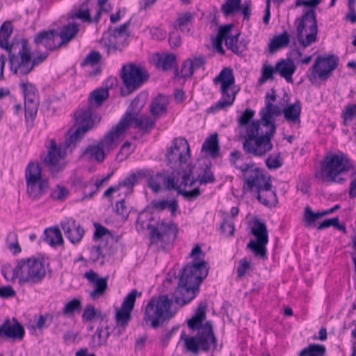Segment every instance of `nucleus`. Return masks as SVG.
<instances>
[{"label": "nucleus", "instance_id": "1", "mask_svg": "<svg viewBox=\"0 0 356 356\" xmlns=\"http://www.w3.org/2000/svg\"><path fill=\"white\" fill-rule=\"evenodd\" d=\"M89 107L79 109L74 114L76 129L68 132L65 141V147L57 146L54 139H51L48 148V154L42 155L41 159L53 176L63 170L65 163L63 160L66 155L65 148L74 147L76 143L92 127L100 122L101 118L92 113Z\"/></svg>", "mask_w": 356, "mask_h": 356}, {"label": "nucleus", "instance_id": "2", "mask_svg": "<svg viewBox=\"0 0 356 356\" xmlns=\"http://www.w3.org/2000/svg\"><path fill=\"white\" fill-rule=\"evenodd\" d=\"M190 255L197 261L182 269L177 287L172 295L175 302L180 306L188 304L195 298L201 283L209 273L207 263L202 260L204 253L199 245L194 247Z\"/></svg>", "mask_w": 356, "mask_h": 356}, {"label": "nucleus", "instance_id": "3", "mask_svg": "<svg viewBox=\"0 0 356 356\" xmlns=\"http://www.w3.org/2000/svg\"><path fill=\"white\" fill-rule=\"evenodd\" d=\"M268 118L266 113L264 120L253 121L248 127L247 134L243 136V147L246 154L261 157L272 150L271 139L276 132V125L270 122Z\"/></svg>", "mask_w": 356, "mask_h": 356}, {"label": "nucleus", "instance_id": "4", "mask_svg": "<svg viewBox=\"0 0 356 356\" xmlns=\"http://www.w3.org/2000/svg\"><path fill=\"white\" fill-rule=\"evenodd\" d=\"M206 309L207 305L201 302L195 315L188 320V327L197 330L195 337H186L184 339L186 349L193 353H197L200 350L208 351L211 348L216 347V339L213 334L212 324L209 321L203 323L206 318Z\"/></svg>", "mask_w": 356, "mask_h": 356}, {"label": "nucleus", "instance_id": "5", "mask_svg": "<svg viewBox=\"0 0 356 356\" xmlns=\"http://www.w3.org/2000/svg\"><path fill=\"white\" fill-rule=\"evenodd\" d=\"M145 178H147V186L154 193H158L163 188L165 191H175L188 201H193L201 195L199 188L191 191L183 189L181 172L172 171L169 173L167 171H162L154 175L148 170V175H145Z\"/></svg>", "mask_w": 356, "mask_h": 356}, {"label": "nucleus", "instance_id": "6", "mask_svg": "<svg viewBox=\"0 0 356 356\" xmlns=\"http://www.w3.org/2000/svg\"><path fill=\"white\" fill-rule=\"evenodd\" d=\"M353 168V162L346 154L328 152L315 177L323 182L342 184L346 181L343 176Z\"/></svg>", "mask_w": 356, "mask_h": 356}, {"label": "nucleus", "instance_id": "7", "mask_svg": "<svg viewBox=\"0 0 356 356\" xmlns=\"http://www.w3.org/2000/svg\"><path fill=\"white\" fill-rule=\"evenodd\" d=\"M47 268L44 262L34 257L22 259L13 270L11 279H19L20 283L35 284L40 283L46 277Z\"/></svg>", "mask_w": 356, "mask_h": 356}, {"label": "nucleus", "instance_id": "8", "mask_svg": "<svg viewBox=\"0 0 356 356\" xmlns=\"http://www.w3.org/2000/svg\"><path fill=\"white\" fill-rule=\"evenodd\" d=\"M151 215L147 213H141L138 215L136 221V229L138 232H143L145 229L149 231L151 239L154 242L163 241L169 238V243L175 237L177 229L175 224L164 221L155 222Z\"/></svg>", "mask_w": 356, "mask_h": 356}, {"label": "nucleus", "instance_id": "9", "mask_svg": "<svg viewBox=\"0 0 356 356\" xmlns=\"http://www.w3.org/2000/svg\"><path fill=\"white\" fill-rule=\"evenodd\" d=\"M172 300L168 295L152 298L145 307L144 320L150 322L153 328L158 327L165 321L171 318L175 313L171 311Z\"/></svg>", "mask_w": 356, "mask_h": 356}, {"label": "nucleus", "instance_id": "10", "mask_svg": "<svg viewBox=\"0 0 356 356\" xmlns=\"http://www.w3.org/2000/svg\"><path fill=\"white\" fill-rule=\"evenodd\" d=\"M26 193L30 199L37 201L41 199L49 188V179L42 173L38 163L30 162L25 170Z\"/></svg>", "mask_w": 356, "mask_h": 356}, {"label": "nucleus", "instance_id": "11", "mask_svg": "<svg viewBox=\"0 0 356 356\" xmlns=\"http://www.w3.org/2000/svg\"><path fill=\"white\" fill-rule=\"evenodd\" d=\"M120 76L124 85L121 95L128 96L140 88L149 79L147 70L132 63L124 64L120 71Z\"/></svg>", "mask_w": 356, "mask_h": 356}, {"label": "nucleus", "instance_id": "12", "mask_svg": "<svg viewBox=\"0 0 356 356\" xmlns=\"http://www.w3.org/2000/svg\"><path fill=\"white\" fill-rule=\"evenodd\" d=\"M8 61L15 74L25 76L33 70L31 48L26 39H20L19 45L8 53Z\"/></svg>", "mask_w": 356, "mask_h": 356}, {"label": "nucleus", "instance_id": "13", "mask_svg": "<svg viewBox=\"0 0 356 356\" xmlns=\"http://www.w3.org/2000/svg\"><path fill=\"white\" fill-rule=\"evenodd\" d=\"M131 19L117 27H109L100 40V43L106 49L108 54L122 51L127 45V40L130 35L129 28Z\"/></svg>", "mask_w": 356, "mask_h": 356}, {"label": "nucleus", "instance_id": "14", "mask_svg": "<svg viewBox=\"0 0 356 356\" xmlns=\"http://www.w3.org/2000/svg\"><path fill=\"white\" fill-rule=\"evenodd\" d=\"M190 158V147L186 140L175 138L166 154L168 165L175 172L188 170L187 162Z\"/></svg>", "mask_w": 356, "mask_h": 356}, {"label": "nucleus", "instance_id": "15", "mask_svg": "<svg viewBox=\"0 0 356 356\" xmlns=\"http://www.w3.org/2000/svg\"><path fill=\"white\" fill-rule=\"evenodd\" d=\"M318 26L314 9L307 10L300 19L297 26V39L306 48L317 40Z\"/></svg>", "mask_w": 356, "mask_h": 356}, {"label": "nucleus", "instance_id": "16", "mask_svg": "<svg viewBox=\"0 0 356 356\" xmlns=\"http://www.w3.org/2000/svg\"><path fill=\"white\" fill-rule=\"evenodd\" d=\"M183 189L192 187L198 182L200 185L213 183L216 181L215 176L211 169L210 162L204 163L195 168L193 172V168L188 167V170L181 172Z\"/></svg>", "mask_w": 356, "mask_h": 356}, {"label": "nucleus", "instance_id": "17", "mask_svg": "<svg viewBox=\"0 0 356 356\" xmlns=\"http://www.w3.org/2000/svg\"><path fill=\"white\" fill-rule=\"evenodd\" d=\"M251 233L255 236V240H251L247 245L256 257L266 258V245L268 243V233L266 225L259 220H256L251 228Z\"/></svg>", "mask_w": 356, "mask_h": 356}, {"label": "nucleus", "instance_id": "18", "mask_svg": "<svg viewBox=\"0 0 356 356\" xmlns=\"http://www.w3.org/2000/svg\"><path fill=\"white\" fill-rule=\"evenodd\" d=\"M242 173L243 190L245 193L255 192L270 181V178L264 174V170L254 163H250Z\"/></svg>", "mask_w": 356, "mask_h": 356}, {"label": "nucleus", "instance_id": "19", "mask_svg": "<svg viewBox=\"0 0 356 356\" xmlns=\"http://www.w3.org/2000/svg\"><path fill=\"white\" fill-rule=\"evenodd\" d=\"M338 65L339 58L334 55L318 56L312 67L310 80H316L317 78L323 81L327 80Z\"/></svg>", "mask_w": 356, "mask_h": 356}, {"label": "nucleus", "instance_id": "20", "mask_svg": "<svg viewBox=\"0 0 356 356\" xmlns=\"http://www.w3.org/2000/svg\"><path fill=\"white\" fill-rule=\"evenodd\" d=\"M141 292H138L137 290H132L124 298L120 308L116 309L115 312V321L117 325L120 329L124 330L128 325L131 318V312L134 309L136 299L137 296H141Z\"/></svg>", "mask_w": 356, "mask_h": 356}, {"label": "nucleus", "instance_id": "21", "mask_svg": "<svg viewBox=\"0 0 356 356\" xmlns=\"http://www.w3.org/2000/svg\"><path fill=\"white\" fill-rule=\"evenodd\" d=\"M22 88L24 97V111L26 122L33 121L39 106V98L35 87L29 83H23Z\"/></svg>", "mask_w": 356, "mask_h": 356}, {"label": "nucleus", "instance_id": "22", "mask_svg": "<svg viewBox=\"0 0 356 356\" xmlns=\"http://www.w3.org/2000/svg\"><path fill=\"white\" fill-rule=\"evenodd\" d=\"M124 120H120L118 124L113 127L105 136L97 142L106 155L113 151L119 144L120 137L127 129L124 127Z\"/></svg>", "mask_w": 356, "mask_h": 356}, {"label": "nucleus", "instance_id": "23", "mask_svg": "<svg viewBox=\"0 0 356 356\" xmlns=\"http://www.w3.org/2000/svg\"><path fill=\"white\" fill-rule=\"evenodd\" d=\"M58 38V32L56 30L42 31L35 34L33 42L38 51H54L60 48V44L57 41Z\"/></svg>", "mask_w": 356, "mask_h": 356}, {"label": "nucleus", "instance_id": "24", "mask_svg": "<svg viewBox=\"0 0 356 356\" xmlns=\"http://www.w3.org/2000/svg\"><path fill=\"white\" fill-rule=\"evenodd\" d=\"M13 323L9 318H6L0 326V337L4 336L7 339L21 341L25 335V330L16 318H13Z\"/></svg>", "mask_w": 356, "mask_h": 356}, {"label": "nucleus", "instance_id": "25", "mask_svg": "<svg viewBox=\"0 0 356 356\" xmlns=\"http://www.w3.org/2000/svg\"><path fill=\"white\" fill-rule=\"evenodd\" d=\"M148 95L145 92H140L131 102L128 111L120 120H124V127L128 129L135 118H136L140 110L144 107L147 99Z\"/></svg>", "mask_w": 356, "mask_h": 356}, {"label": "nucleus", "instance_id": "26", "mask_svg": "<svg viewBox=\"0 0 356 356\" xmlns=\"http://www.w3.org/2000/svg\"><path fill=\"white\" fill-rule=\"evenodd\" d=\"M61 227L64 232L65 236L72 243H79L83 236L84 229L76 220L69 218L63 220Z\"/></svg>", "mask_w": 356, "mask_h": 356}, {"label": "nucleus", "instance_id": "27", "mask_svg": "<svg viewBox=\"0 0 356 356\" xmlns=\"http://www.w3.org/2000/svg\"><path fill=\"white\" fill-rule=\"evenodd\" d=\"M85 277L90 283L95 285V290L90 293V296L93 300L102 296L105 293L108 288V277H99L97 273L92 270L86 272Z\"/></svg>", "mask_w": 356, "mask_h": 356}, {"label": "nucleus", "instance_id": "28", "mask_svg": "<svg viewBox=\"0 0 356 356\" xmlns=\"http://www.w3.org/2000/svg\"><path fill=\"white\" fill-rule=\"evenodd\" d=\"M254 193L257 199L265 206L275 207L278 202L276 193L272 189L270 181L255 191Z\"/></svg>", "mask_w": 356, "mask_h": 356}, {"label": "nucleus", "instance_id": "29", "mask_svg": "<svg viewBox=\"0 0 356 356\" xmlns=\"http://www.w3.org/2000/svg\"><path fill=\"white\" fill-rule=\"evenodd\" d=\"M254 193L257 199L265 206L275 207L278 202L276 193L272 189L270 181L255 191Z\"/></svg>", "mask_w": 356, "mask_h": 356}, {"label": "nucleus", "instance_id": "30", "mask_svg": "<svg viewBox=\"0 0 356 356\" xmlns=\"http://www.w3.org/2000/svg\"><path fill=\"white\" fill-rule=\"evenodd\" d=\"M13 27L10 22H5L0 28V48L8 53L19 45V40L9 43L8 40L13 33Z\"/></svg>", "mask_w": 356, "mask_h": 356}, {"label": "nucleus", "instance_id": "31", "mask_svg": "<svg viewBox=\"0 0 356 356\" xmlns=\"http://www.w3.org/2000/svg\"><path fill=\"white\" fill-rule=\"evenodd\" d=\"M272 93H268L266 95V105L260 111V115L261 120H264V115L266 113L268 114L269 118H268L270 122H275L274 117L279 116L282 113L281 108L273 104L271 102L276 100V94L274 89L271 90Z\"/></svg>", "mask_w": 356, "mask_h": 356}, {"label": "nucleus", "instance_id": "32", "mask_svg": "<svg viewBox=\"0 0 356 356\" xmlns=\"http://www.w3.org/2000/svg\"><path fill=\"white\" fill-rule=\"evenodd\" d=\"M302 107L301 104L299 101H296L295 103L286 106L282 113L284 115V119L286 122L292 124L300 125V114Z\"/></svg>", "mask_w": 356, "mask_h": 356}, {"label": "nucleus", "instance_id": "33", "mask_svg": "<svg viewBox=\"0 0 356 356\" xmlns=\"http://www.w3.org/2000/svg\"><path fill=\"white\" fill-rule=\"evenodd\" d=\"M275 70L288 83H293L292 76L296 70V66L293 60L289 58L279 61L275 65Z\"/></svg>", "mask_w": 356, "mask_h": 356}, {"label": "nucleus", "instance_id": "34", "mask_svg": "<svg viewBox=\"0 0 356 356\" xmlns=\"http://www.w3.org/2000/svg\"><path fill=\"white\" fill-rule=\"evenodd\" d=\"M221 99L213 106L210 107V111L215 112L230 106L234 104L237 93L232 87L227 88L225 90H220Z\"/></svg>", "mask_w": 356, "mask_h": 356}, {"label": "nucleus", "instance_id": "35", "mask_svg": "<svg viewBox=\"0 0 356 356\" xmlns=\"http://www.w3.org/2000/svg\"><path fill=\"white\" fill-rule=\"evenodd\" d=\"M106 154L97 144L88 145L83 152V156L88 161H95L97 163H102L106 157Z\"/></svg>", "mask_w": 356, "mask_h": 356}, {"label": "nucleus", "instance_id": "36", "mask_svg": "<svg viewBox=\"0 0 356 356\" xmlns=\"http://www.w3.org/2000/svg\"><path fill=\"white\" fill-rule=\"evenodd\" d=\"M79 32V26L75 22H71L64 26L60 33H58V37L60 38V41L58 43L60 44V47L63 45H66L70 41H71Z\"/></svg>", "mask_w": 356, "mask_h": 356}, {"label": "nucleus", "instance_id": "37", "mask_svg": "<svg viewBox=\"0 0 356 356\" xmlns=\"http://www.w3.org/2000/svg\"><path fill=\"white\" fill-rule=\"evenodd\" d=\"M214 83H220V90H225L227 88L232 87L235 83V78L233 71L230 68L223 69L214 79Z\"/></svg>", "mask_w": 356, "mask_h": 356}, {"label": "nucleus", "instance_id": "38", "mask_svg": "<svg viewBox=\"0 0 356 356\" xmlns=\"http://www.w3.org/2000/svg\"><path fill=\"white\" fill-rule=\"evenodd\" d=\"M107 89L97 88L91 92L88 107L92 109L99 108L102 103L108 97Z\"/></svg>", "mask_w": 356, "mask_h": 356}, {"label": "nucleus", "instance_id": "39", "mask_svg": "<svg viewBox=\"0 0 356 356\" xmlns=\"http://www.w3.org/2000/svg\"><path fill=\"white\" fill-rule=\"evenodd\" d=\"M44 241L51 246L62 245L64 242L58 227H49L45 229Z\"/></svg>", "mask_w": 356, "mask_h": 356}, {"label": "nucleus", "instance_id": "40", "mask_svg": "<svg viewBox=\"0 0 356 356\" xmlns=\"http://www.w3.org/2000/svg\"><path fill=\"white\" fill-rule=\"evenodd\" d=\"M168 104L166 96L159 95L152 102L150 111L152 115L157 117L165 112Z\"/></svg>", "mask_w": 356, "mask_h": 356}, {"label": "nucleus", "instance_id": "41", "mask_svg": "<svg viewBox=\"0 0 356 356\" xmlns=\"http://www.w3.org/2000/svg\"><path fill=\"white\" fill-rule=\"evenodd\" d=\"M176 56L173 54H165L163 56L157 55L155 64L157 68L164 71H168L176 65Z\"/></svg>", "mask_w": 356, "mask_h": 356}, {"label": "nucleus", "instance_id": "42", "mask_svg": "<svg viewBox=\"0 0 356 356\" xmlns=\"http://www.w3.org/2000/svg\"><path fill=\"white\" fill-rule=\"evenodd\" d=\"M289 35L286 31L275 36L269 44L270 52L274 53L282 48L287 47L289 44Z\"/></svg>", "mask_w": 356, "mask_h": 356}, {"label": "nucleus", "instance_id": "43", "mask_svg": "<svg viewBox=\"0 0 356 356\" xmlns=\"http://www.w3.org/2000/svg\"><path fill=\"white\" fill-rule=\"evenodd\" d=\"M202 150L209 152L210 155L213 157L218 156L220 147L217 134H212L205 140L202 145Z\"/></svg>", "mask_w": 356, "mask_h": 356}, {"label": "nucleus", "instance_id": "44", "mask_svg": "<svg viewBox=\"0 0 356 356\" xmlns=\"http://www.w3.org/2000/svg\"><path fill=\"white\" fill-rule=\"evenodd\" d=\"M233 27V24H227L220 26L219 29L218 33L216 38V50L221 54H225V50L222 47V42L223 40L226 41V40L229 38V34L230 33Z\"/></svg>", "mask_w": 356, "mask_h": 356}, {"label": "nucleus", "instance_id": "45", "mask_svg": "<svg viewBox=\"0 0 356 356\" xmlns=\"http://www.w3.org/2000/svg\"><path fill=\"white\" fill-rule=\"evenodd\" d=\"M89 1H86L81 3L79 8L70 13V17L72 19H79L83 22H91L92 19L90 13Z\"/></svg>", "mask_w": 356, "mask_h": 356}, {"label": "nucleus", "instance_id": "46", "mask_svg": "<svg viewBox=\"0 0 356 356\" xmlns=\"http://www.w3.org/2000/svg\"><path fill=\"white\" fill-rule=\"evenodd\" d=\"M326 354V348L324 345L318 343H312L302 349L299 356H325Z\"/></svg>", "mask_w": 356, "mask_h": 356}, {"label": "nucleus", "instance_id": "47", "mask_svg": "<svg viewBox=\"0 0 356 356\" xmlns=\"http://www.w3.org/2000/svg\"><path fill=\"white\" fill-rule=\"evenodd\" d=\"M148 175L147 170H140L135 173L131 174L126 179L119 183L120 187L130 188L134 186L140 179L145 178V175Z\"/></svg>", "mask_w": 356, "mask_h": 356}, {"label": "nucleus", "instance_id": "48", "mask_svg": "<svg viewBox=\"0 0 356 356\" xmlns=\"http://www.w3.org/2000/svg\"><path fill=\"white\" fill-rule=\"evenodd\" d=\"M152 206L153 209L159 211L168 209L172 212V213H174L178 208V204L176 200H172L170 202H168L166 200L153 201L152 202Z\"/></svg>", "mask_w": 356, "mask_h": 356}, {"label": "nucleus", "instance_id": "49", "mask_svg": "<svg viewBox=\"0 0 356 356\" xmlns=\"http://www.w3.org/2000/svg\"><path fill=\"white\" fill-rule=\"evenodd\" d=\"M229 161L232 166L240 170L242 172L245 170L246 167L250 165V163L248 164L243 163V156L238 150H234L230 153Z\"/></svg>", "mask_w": 356, "mask_h": 356}, {"label": "nucleus", "instance_id": "50", "mask_svg": "<svg viewBox=\"0 0 356 356\" xmlns=\"http://www.w3.org/2000/svg\"><path fill=\"white\" fill-rule=\"evenodd\" d=\"M255 112L251 108H246L242 115L238 119V125L240 129H244V133L247 134L248 127L252 124L250 122L252 120Z\"/></svg>", "mask_w": 356, "mask_h": 356}, {"label": "nucleus", "instance_id": "51", "mask_svg": "<svg viewBox=\"0 0 356 356\" xmlns=\"http://www.w3.org/2000/svg\"><path fill=\"white\" fill-rule=\"evenodd\" d=\"M241 3V0H227L221 7L224 15L227 17L239 11Z\"/></svg>", "mask_w": 356, "mask_h": 356}, {"label": "nucleus", "instance_id": "52", "mask_svg": "<svg viewBox=\"0 0 356 356\" xmlns=\"http://www.w3.org/2000/svg\"><path fill=\"white\" fill-rule=\"evenodd\" d=\"M193 15L191 13L186 12L179 15L177 22L178 26L182 32H190L189 26L191 25Z\"/></svg>", "mask_w": 356, "mask_h": 356}, {"label": "nucleus", "instance_id": "53", "mask_svg": "<svg viewBox=\"0 0 356 356\" xmlns=\"http://www.w3.org/2000/svg\"><path fill=\"white\" fill-rule=\"evenodd\" d=\"M234 41L237 42V36H229L226 40V47L232 52L239 54L247 49L245 43L238 41L237 44H234Z\"/></svg>", "mask_w": 356, "mask_h": 356}, {"label": "nucleus", "instance_id": "54", "mask_svg": "<svg viewBox=\"0 0 356 356\" xmlns=\"http://www.w3.org/2000/svg\"><path fill=\"white\" fill-rule=\"evenodd\" d=\"M135 127L140 129V130L148 131L152 129L155 124V122L152 120L149 117L142 116L140 118H135L134 121Z\"/></svg>", "mask_w": 356, "mask_h": 356}, {"label": "nucleus", "instance_id": "55", "mask_svg": "<svg viewBox=\"0 0 356 356\" xmlns=\"http://www.w3.org/2000/svg\"><path fill=\"white\" fill-rule=\"evenodd\" d=\"M320 218L318 212H314L311 207L307 206L304 212L303 220L306 227H312L316 225L315 222Z\"/></svg>", "mask_w": 356, "mask_h": 356}, {"label": "nucleus", "instance_id": "56", "mask_svg": "<svg viewBox=\"0 0 356 356\" xmlns=\"http://www.w3.org/2000/svg\"><path fill=\"white\" fill-rule=\"evenodd\" d=\"M220 229L222 233L226 236H233L235 232L234 220L230 217L225 218L223 222L221 223Z\"/></svg>", "mask_w": 356, "mask_h": 356}, {"label": "nucleus", "instance_id": "57", "mask_svg": "<svg viewBox=\"0 0 356 356\" xmlns=\"http://www.w3.org/2000/svg\"><path fill=\"white\" fill-rule=\"evenodd\" d=\"M81 306V302L79 300L73 299L65 305L63 314L65 316L72 315L75 312H79Z\"/></svg>", "mask_w": 356, "mask_h": 356}, {"label": "nucleus", "instance_id": "58", "mask_svg": "<svg viewBox=\"0 0 356 356\" xmlns=\"http://www.w3.org/2000/svg\"><path fill=\"white\" fill-rule=\"evenodd\" d=\"M274 72H276L275 67L264 64L261 69V76L259 79V83L263 84L268 80H273Z\"/></svg>", "mask_w": 356, "mask_h": 356}, {"label": "nucleus", "instance_id": "59", "mask_svg": "<svg viewBox=\"0 0 356 356\" xmlns=\"http://www.w3.org/2000/svg\"><path fill=\"white\" fill-rule=\"evenodd\" d=\"M8 245L10 251L13 254H17L21 252V248L17 241V236L15 234H10L7 238Z\"/></svg>", "mask_w": 356, "mask_h": 356}, {"label": "nucleus", "instance_id": "60", "mask_svg": "<svg viewBox=\"0 0 356 356\" xmlns=\"http://www.w3.org/2000/svg\"><path fill=\"white\" fill-rule=\"evenodd\" d=\"M67 188L58 185L51 192V197L56 200H63L68 195Z\"/></svg>", "mask_w": 356, "mask_h": 356}, {"label": "nucleus", "instance_id": "61", "mask_svg": "<svg viewBox=\"0 0 356 356\" xmlns=\"http://www.w3.org/2000/svg\"><path fill=\"white\" fill-rule=\"evenodd\" d=\"M95 260H99L102 259L101 264H104V258L106 254H111V251L110 248H108L106 245H99L95 248Z\"/></svg>", "mask_w": 356, "mask_h": 356}, {"label": "nucleus", "instance_id": "62", "mask_svg": "<svg viewBox=\"0 0 356 356\" xmlns=\"http://www.w3.org/2000/svg\"><path fill=\"white\" fill-rule=\"evenodd\" d=\"M115 212L117 214L120 216L122 219L126 220L128 218L129 211L127 206L126 205V202L124 199L116 202Z\"/></svg>", "mask_w": 356, "mask_h": 356}, {"label": "nucleus", "instance_id": "63", "mask_svg": "<svg viewBox=\"0 0 356 356\" xmlns=\"http://www.w3.org/2000/svg\"><path fill=\"white\" fill-rule=\"evenodd\" d=\"M181 76L183 78H189L193 73L194 70L192 67V62L191 58H188L184 61L181 66Z\"/></svg>", "mask_w": 356, "mask_h": 356}, {"label": "nucleus", "instance_id": "64", "mask_svg": "<svg viewBox=\"0 0 356 356\" xmlns=\"http://www.w3.org/2000/svg\"><path fill=\"white\" fill-rule=\"evenodd\" d=\"M344 121H352L356 118V104L348 105L343 112Z\"/></svg>", "mask_w": 356, "mask_h": 356}]
</instances>
